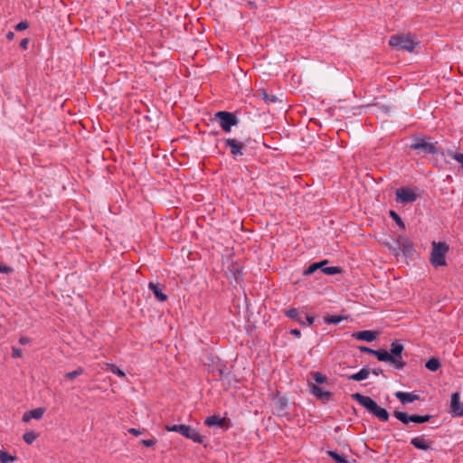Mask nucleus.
I'll use <instances>...</instances> for the list:
<instances>
[{
	"label": "nucleus",
	"mask_w": 463,
	"mask_h": 463,
	"mask_svg": "<svg viewBox=\"0 0 463 463\" xmlns=\"http://www.w3.org/2000/svg\"><path fill=\"white\" fill-rule=\"evenodd\" d=\"M29 22L24 20V21H21L20 23L16 24H11L10 26L13 27L14 29H28L29 28Z\"/></svg>",
	"instance_id": "obj_37"
},
{
	"label": "nucleus",
	"mask_w": 463,
	"mask_h": 463,
	"mask_svg": "<svg viewBox=\"0 0 463 463\" xmlns=\"http://www.w3.org/2000/svg\"><path fill=\"white\" fill-rule=\"evenodd\" d=\"M395 396L402 404L411 403L419 400V396L413 392H397Z\"/></svg>",
	"instance_id": "obj_18"
},
{
	"label": "nucleus",
	"mask_w": 463,
	"mask_h": 463,
	"mask_svg": "<svg viewBox=\"0 0 463 463\" xmlns=\"http://www.w3.org/2000/svg\"><path fill=\"white\" fill-rule=\"evenodd\" d=\"M128 431L134 436H139L142 434V431L139 429L136 428H130L128 430Z\"/></svg>",
	"instance_id": "obj_42"
},
{
	"label": "nucleus",
	"mask_w": 463,
	"mask_h": 463,
	"mask_svg": "<svg viewBox=\"0 0 463 463\" xmlns=\"http://www.w3.org/2000/svg\"><path fill=\"white\" fill-rule=\"evenodd\" d=\"M224 144L225 146L230 147L231 154L234 159H237L238 156H243V149L245 146L241 141L235 138H226L224 139Z\"/></svg>",
	"instance_id": "obj_11"
},
{
	"label": "nucleus",
	"mask_w": 463,
	"mask_h": 463,
	"mask_svg": "<svg viewBox=\"0 0 463 463\" xmlns=\"http://www.w3.org/2000/svg\"><path fill=\"white\" fill-rule=\"evenodd\" d=\"M285 315L288 317L298 321L301 326H306V322L303 320L302 316L297 308H289L288 310L285 311Z\"/></svg>",
	"instance_id": "obj_23"
},
{
	"label": "nucleus",
	"mask_w": 463,
	"mask_h": 463,
	"mask_svg": "<svg viewBox=\"0 0 463 463\" xmlns=\"http://www.w3.org/2000/svg\"><path fill=\"white\" fill-rule=\"evenodd\" d=\"M214 118L219 121V125L224 132H231L233 126L239 123L238 118L232 112L218 111L214 114Z\"/></svg>",
	"instance_id": "obj_7"
},
{
	"label": "nucleus",
	"mask_w": 463,
	"mask_h": 463,
	"mask_svg": "<svg viewBox=\"0 0 463 463\" xmlns=\"http://www.w3.org/2000/svg\"><path fill=\"white\" fill-rule=\"evenodd\" d=\"M290 334H291V335H295L296 337H300V335H301V332H300V330H299V329H297V328H295V329H291V330H290Z\"/></svg>",
	"instance_id": "obj_45"
},
{
	"label": "nucleus",
	"mask_w": 463,
	"mask_h": 463,
	"mask_svg": "<svg viewBox=\"0 0 463 463\" xmlns=\"http://www.w3.org/2000/svg\"><path fill=\"white\" fill-rule=\"evenodd\" d=\"M105 367L107 371L111 372L112 373L118 375L120 378H125L126 373L118 366L112 364H105Z\"/></svg>",
	"instance_id": "obj_25"
},
{
	"label": "nucleus",
	"mask_w": 463,
	"mask_h": 463,
	"mask_svg": "<svg viewBox=\"0 0 463 463\" xmlns=\"http://www.w3.org/2000/svg\"><path fill=\"white\" fill-rule=\"evenodd\" d=\"M259 96L268 104L276 103L279 101V99L276 95L268 93L264 89H260L259 90Z\"/></svg>",
	"instance_id": "obj_24"
},
{
	"label": "nucleus",
	"mask_w": 463,
	"mask_h": 463,
	"mask_svg": "<svg viewBox=\"0 0 463 463\" xmlns=\"http://www.w3.org/2000/svg\"><path fill=\"white\" fill-rule=\"evenodd\" d=\"M165 430L169 432H177L186 439H192L194 442L202 444L203 442V437L199 432L189 425L185 424H175L166 425Z\"/></svg>",
	"instance_id": "obj_4"
},
{
	"label": "nucleus",
	"mask_w": 463,
	"mask_h": 463,
	"mask_svg": "<svg viewBox=\"0 0 463 463\" xmlns=\"http://www.w3.org/2000/svg\"><path fill=\"white\" fill-rule=\"evenodd\" d=\"M447 154H448L449 156H450L451 158L456 160L458 163H459L461 165V166L463 167V154H461V153H454L451 150H449L447 152Z\"/></svg>",
	"instance_id": "obj_34"
},
{
	"label": "nucleus",
	"mask_w": 463,
	"mask_h": 463,
	"mask_svg": "<svg viewBox=\"0 0 463 463\" xmlns=\"http://www.w3.org/2000/svg\"><path fill=\"white\" fill-rule=\"evenodd\" d=\"M38 437L34 431H27L24 434L23 439L27 444H32Z\"/></svg>",
	"instance_id": "obj_31"
},
{
	"label": "nucleus",
	"mask_w": 463,
	"mask_h": 463,
	"mask_svg": "<svg viewBox=\"0 0 463 463\" xmlns=\"http://www.w3.org/2000/svg\"><path fill=\"white\" fill-rule=\"evenodd\" d=\"M156 442H157V441H156V439H142V440L140 441V443H141L143 446L147 447V448L155 446V445L156 444Z\"/></svg>",
	"instance_id": "obj_39"
},
{
	"label": "nucleus",
	"mask_w": 463,
	"mask_h": 463,
	"mask_svg": "<svg viewBox=\"0 0 463 463\" xmlns=\"http://www.w3.org/2000/svg\"><path fill=\"white\" fill-rule=\"evenodd\" d=\"M403 350V345L395 341L392 343L390 351L375 350L373 355L379 361L390 363L395 369L402 370L406 365L402 355Z\"/></svg>",
	"instance_id": "obj_1"
},
{
	"label": "nucleus",
	"mask_w": 463,
	"mask_h": 463,
	"mask_svg": "<svg viewBox=\"0 0 463 463\" xmlns=\"http://www.w3.org/2000/svg\"><path fill=\"white\" fill-rule=\"evenodd\" d=\"M19 343L22 344V345H27V344L30 343V339L28 337L22 336L19 339Z\"/></svg>",
	"instance_id": "obj_46"
},
{
	"label": "nucleus",
	"mask_w": 463,
	"mask_h": 463,
	"mask_svg": "<svg viewBox=\"0 0 463 463\" xmlns=\"http://www.w3.org/2000/svg\"><path fill=\"white\" fill-rule=\"evenodd\" d=\"M44 411H45V410L43 408H36V409L28 411L23 415V420L27 422V421L31 420L32 419L40 420L43 417Z\"/></svg>",
	"instance_id": "obj_19"
},
{
	"label": "nucleus",
	"mask_w": 463,
	"mask_h": 463,
	"mask_svg": "<svg viewBox=\"0 0 463 463\" xmlns=\"http://www.w3.org/2000/svg\"><path fill=\"white\" fill-rule=\"evenodd\" d=\"M419 43L420 42L411 33L395 34L389 41L391 46L407 52H412Z\"/></svg>",
	"instance_id": "obj_3"
},
{
	"label": "nucleus",
	"mask_w": 463,
	"mask_h": 463,
	"mask_svg": "<svg viewBox=\"0 0 463 463\" xmlns=\"http://www.w3.org/2000/svg\"><path fill=\"white\" fill-rule=\"evenodd\" d=\"M16 459L15 457L11 456L8 452L5 450H0V462L1 463H11Z\"/></svg>",
	"instance_id": "obj_28"
},
{
	"label": "nucleus",
	"mask_w": 463,
	"mask_h": 463,
	"mask_svg": "<svg viewBox=\"0 0 463 463\" xmlns=\"http://www.w3.org/2000/svg\"><path fill=\"white\" fill-rule=\"evenodd\" d=\"M351 397L366 409L369 413L378 418L379 420L383 422L388 421L390 417L388 411L384 408L380 407L371 397L359 392L353 393Z\"/></svg>",
	"instance_id": "obj_2"
},
{
	"label": "nucleus",
	"mask_w": 463,
	"mask_h": 463,
	"mask_svg": "<svg viewBox=\"0 0 463 463\" xmlns=\"http://www.w3.org/2000/svg\"><path fill=\"white\" fill-rule=\"evenodd\" d=\"M379 334L373 330H364L354 333L353 336L358 340L373 342L378 337Z\"/></svg>",
	"instance_id": "obj_16"
},
{
	"label": "nucleus",
	"mask_w": 463,
	"mask_h": 463,
	"mask_svg": "<svg viewBox=\"0 0 463 463\" xmlns=\"http://www.w3.org/2000/svg\"><path fill=\"white\" fill-rule=\"evenodd\" d=\"M305 318H306V321H305V322H306V326H307H307H311V325H313V324H314V322H315V317H314L313 316L307 315V316L305 317Z\"/></svg>",
	"instance_id": "obj_41"
},
{
	"label": "nucleus",
	"mask_w": 463,
	"mask_h": 463,
	"mask_svg": "<svg viewBox=\"0 0 463 463\" xmlns=\"http://www.w3.org/2000/svg\"><path fill=\"white\" fill-rule=\"evenodd\" d=\"M204 424L208 427L217 426L222 430H229L232 426L231 420L226 417H220L218 415L209 416L205 419Z\"/></svg>",
	"instance_id": "obj_10"
},
{
	"label": "nucleus",
	"mask_w": 463,
	"mask_h": 463,
	"mask_svg": "<svg viewBox=\"0 0 463 463\" xmlns=\"http://www.w3.org/2000/svg\"><path fill=\"white\" fill-rule=\"evenodd\" d=\"M417 198L418 195L411 188L402 187L396 190V201L401 203H411L415 202Z\"/></svg>",
	"instance_id": "obj_9"
},
{
	"label": "nucleus",
	"mask_w": 463,
	"mask_h": 463,
	"mask_svg": "<svg viewBox=\"0 0 463 463\" xmlns=\"http://www.w3.org/2000/svg\"><path fill=\"white\" fill-rule=\"evenodd\" d=\"M213 373L216 378H223L224 376H227L230 373V371L225 364H223L222 361L218 360L217 362H213Z\"/></svg>",
	"instance_id": "obj_15"
},
{
	"label": "nucleus",
	"mask_w": 463,
	"mask_h": 463,
	"mask_svg": "<svg viewBox=\"0 0 463 463\" xmlns=\"http://www.w3.org/2000/svg\"><path fill=\"white\" fill-rule=\"evenodd\" d=\"M372 373L375 375H379V374H383V371L380 368H377V369H373Z\"/></svg>",
	"instance_id": "obj_47"
},
{
	"label": "nucleus",
	"mask_w": 463,
	"mask_h": 463,
	"mask_svg": "<svg viewBox=\"0 0 463 463\" xmlns=\"http://www.w3.org/2000/svg\"><path fill=\"white\" fill-rule=\"evenodd\" d=\"M13 271L14 269L12 267L0 263V273L11 274Z\"/></svg>",
	"instance_id": "obj_38"
},
{
	"label": "nucleus",
	"mask_w": 463,
	"mask_h": 463,
	"mask_svg": "<svg viewBox=\"0 0 463 463\" xmlns=\"http://www.w3.org/2000/svg\"><path fill=\"white\" fill-rule=\"evenodd\" d=\"M449 251V246L446 242H432V250L430 253V263L434 267L445 266L446 253Z\"/></svg>",
	"instance_id": "obj_5"
},
{
	"label": "nucleus",
	"mask_w": 463,
	"mask_h": 463,
	"mask_svg": "<svg viewBox=\"0 0 463 463\" xmlns=\"http://www.w3.org/2000/svg\"><path fill=\"white\" fill-rule=\"evenodd\" d=\"M328 455L337 463H349L347 459L336 451L329 450Z\"/></svg>",
	"instance_id": "obj_30"
},
{
	"label": "nucleus",
	"mask_w": 463,
	"mask_h": 463,
	"mask_svg": "<svg viewBox=\"0 0 463 463\" xmlns=\"http://www.w3.org/2000/svg\"><path fill=\"white\" fill-rule=\"evenodd\" d=\"M28 43H29V39L28 38H24L21 43H20V47L24 50H26L27 49V45H28Z\"/></svg>",
	"instance_id": "obj_44"
},
{
	"label": "nucleus",
	"mask_w": 463,
	"mask_h": 463,
	"mask_svg": "<svg viewBox=\"0 0 463 463\" xmlns=\"http://www.w3.org/2000/svg\"><path fill=\"white\" fill-rule=\"evenodd\" d=\"M321 271L326 275H335L342 273L343 269L337 266L327 267L326 265L321 268Z\"/></svg>",
	"instance_id": "obj_26"
},
{
	"label": "nucleus",
	"mask_w": 463,
	"mask_h": 463,
	"mask_svg": "<svg viewBox=\"0 0 463 463\" xmlns=\"http://www.w3.org/2000/svg\"><path fill=\"white\" fill-rule=\"evenodd\" d=\"M308 387L311 393L320 400H330L332 393L328 391H325L322 387L317 385L314 383L308 382Z\"/></svg>",
	"instance_id": "obj_12"
},
{
	"label": "nucleus",
	"mask_w": 463,
	"mask_h": 463,
	"mask_svg": "<svg viewBox=\"0 0 463 463\" xmlns=\"http://www.w3.org/2000/svg\"><path fill=\"white\" fill-rule=\"evenodd\" d=\"M411 150H414L419 155H436L439 153V147L436 143H430L425 138L417 137L414 142L410 146Z\"/></svg>",
	"instance_id": "obj_6"
},
{
	"label": "nucleus",
	"mask_w": 463,
	"mask_h": 463,
	"mask_svg": "<svg viewBox=\"0 0 463 463\" xmlns=\"http://www.w3.org/2000/svg\"><path fill=\"white\" fill-rule=\"evenodd\" d=\"M425 366L428 370L431 372H436L440 367V363L439 359L431 358L427 361Z\"/></svg>",
	"instance_id": "obj_27"
},
{
	"label": "nucleus",
	"mask_w": 463,
	"mask_h": 463,
	"mask_svg": "<svg viewBox=\"0 0 463 463\" xmlns=\"http://www.w3.org/2000/svg\"><path fill=\"white\" fill-rule=\"evenodd\" d=\"M393 416L404 424H408L409 422H414V423H419V424L425 423V422H428L432 418V416L429 415V414L409 415L406 412H402V411H395L393 412Z\"/></svg>",
	"instance_id": "obj_8"
},
{
	"label": "nucleus",
	"mask_w": 463,
	"mask_h": 463,
	"mask_svg": "<svg viewBox=\"0 0 463 463\" xmlns=\"http://www.w3.org/2000/svg\"><path fill=\"white\" fill-rule=\"evenodd\" d=\"M369 374H370L369 368L363 367L358 373L347 375L346 378L348 380L360 382V381L367 379Z\"/></svg>",
	"instance_id": "obj_20"
},
{
	"label": "nucleus",
	"mask_w": 463,
	"mask_h": 463,
	"mask_svg": "<svg viewBox=\"0 0 463 463\" xmlns=\"http://www.w3.org/2000/svg\"><path fill=\"white\" fill-rule=\"evenodd\" d=\"M411 444L418 449L426 451V450H429L431 449V445L433 444V441L426 439L425 435H420V436L412 438L411 440Z\"/></svg>",
	"instance_id": "obj_13"
},
{
	"label": "nucleus",
	"mask_w": 463,
	"mask_h": 463,
	"mask_svg": "<svg viewBox=\"0 0 463 463\" xmlns=\"http://www.w3.org/2000/svg\"><path fill=\"white\" fill-rule=\"evenodd\" d=\"M450 409L454 415L458 417L463 416V402H460V394L458 392L452 394Z\"/></svg>",
	"instance_id": "obj_14"
},
{
	"label": "nucleus",
	"mask_w": 463,
	"mask_h": 463,
	"mask_svg": "<svg viewBox=\"0 0 463 463\" xmlns=\"http://www.w3.org/2000/svg\"><path fill=\"white\" fill-rule=\"evenodd\" d=\"M329 263V260H321L319 262H314L312 263L307 269L304 270L303 274L305 276H308V275H311L313 274L315 271H317V269H321V268L323 266H326Z\"/></svg>",
	"instance_id": "obj_22"
},
{
	"label": "nucleus",
	"mask_w": 463,
	"mask_h": 463,
	"mask_svg": "<svg viewBox=\"0 0 463 463\" xmlns=\"http://www.w3.org/2000/svg\"><path fill=\"white\" fill-rule=\"evenodd\" d=\"M311 375L317 383H324L327 381V377L319 372H312Z\"/></svg>",
	"instance_id": "obj_33"
},
{
	"label": "nucleus",
	"mask_w": 463,
	"mask_h": 463,
	"mask_svg": "<svg viewBox=\"0 0 463 463\" xmlns=\"http://www.w3.org/2000/svg\"><path fill=\"white\" fill-rule=\"evenodd\" d=\"M343 320H344V317H340V316H330V315H327V316H326L324 317V321L326 324H328V325H331V324L336 325V324L340 323Z\"/></svg>",
	"instance_id": "obj_29"
},
{
	"label": "nucleus",
	"mask_w": 463,
	"mask_h": 463,
	"mask_svg": "<svg viewBox=\"0 0 463 463\" xmlns=\"http://www.w3.org/2000/svg\"><path fill=\"white\" fill-rule=\"evenodd\" d=\"M388 246V248L395 254V255H398L399 254V251L401 250V241H395L392 244H389L387 243L386 244Z\"/></svg>",
	"instance_id": "obj_36"
},
{
	"label": "nucleus",
	"mask_w": 463,
	"mask_h": 463,
	"mask_svg": "<svg viewBox=\"0 0 463 463\" xmlns=\"http://www.w3.org/2000/svg\"><path fill=\"white\" fill-rule=\"evenodd\" d=\"M405 257H411L413 255V245L408 239H403L401 242V250Z\"/></svg>",
	"instance_id": "obj_21"
},
{
	"label": "nucleus",
	"mask_w": 463,
	"mask_h": 463,
	"mask_svg": "<svg viewBox=\"0 0 463 463\" xmlns=\"http://www.w3.org/2000/svg\"><path fill=\"white\" fill-rule=\"evenodd\" d=\"M148 288L154 293L155 298L158 301L164 302L167 299V296L163 292V289H162V287L160 284L149 282Z\"/></svg>",
	"instance_id": "obj_17"
},
{
	"label": "nucleus",
	"mask_w": 463,
	"mask_h": 463,
	"mask_svg": "<svg viewBox=\"0 0 463 463\" xmlns=\"http://www.w3.org/2000/svg\"><path fill=\"white\" fill-rule=\"evenodd\" d=\"M12 352H13V354H12L13 357L20 358L23 355L22 350L18 347H13Z\"/></svg>",
	"instance_id": "obj_40"
},
{
	"label": "nucleus",
	"mask_w": 463,
	"mask_h": 463,
	"mask_svg": "<svg viewBox=\"0 0 463 463\" xmlns=\"http://www.w3.org/2000/svg\"><path fill=\"white\" fill-rule=\"evenodd\" d=\"M390 216L402 229H405V223L395 211H390Z\"/></svg>",
	"instance_id": "obj_32"
},
{
	"label": "nucleus",
	"mask_w": 463,
	"mask_h": 463,
	"mask_svg": "<svg viewBox=\"0 0 463 463\" xmlns=\"http://www.w3.org/2000/svg\"><path fill=\"white\" fill-rule=\"evenodd\" d=\"M84 373V369L82 368H78L77 370H74L72 372H69L65 374V378L67 379H70V380H73L75 379L76 377L81 375L82 373Z\"/></svg>",
	"instance_id": "obj_35"
},
{
	"label": "nucleus",
	"mask_w": 463,
	"mask_h": 463,
	"mask_svg": "<svg viewBox=\"0 0 463 463\" xmlns=\"http://www.w3.org/2000/svg\"><path fill=\"white\" fill-rule=\"evenodd\" d=\"M359 350L362 352V353H367V354H373V352H375V350L373 349H371L367 346H360L359 347Z\"/></svg>",
	"instance_id": "obj_43"
},
{
	"label": "nucleus",
	"mask_w": 463,
	"mask_h": 463,
	"mask_svg": "<svg viewBox=\"0 0 463 463\" xmlns=\"http://www.w3.org/2000/svg\"><path fill=\"white\" fill-rule=\"evenodd\" d=\"M6 37H7V39H8V40H13V39H14V32L9 31V33H7V35H6Z\"/></svg>",
	"instance_id": "obj_48"
}]
</instances>
